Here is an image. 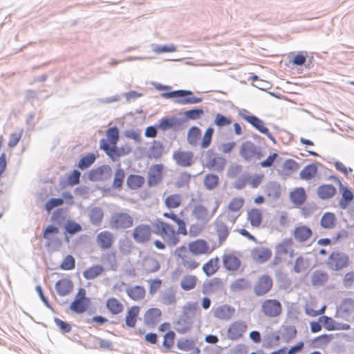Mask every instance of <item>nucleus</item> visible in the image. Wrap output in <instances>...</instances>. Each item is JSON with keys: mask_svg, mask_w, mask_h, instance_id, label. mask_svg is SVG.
I'll return each mask as SVG.
<instances>
[{"mask_svg": "<svg viewBox=\"0 0 354 354\" xmlns=\"http://www.w3.org/2000/svg\"><path fill=\"white\" fill-rule=\"evenodd\" d=\"M208 248L209 246L207 242L203 239H198L189 244V251L195 255L206 253Z\"/></svg>", "mask_w": 354, "mask_h": 354, "instance_id": "28", "label": "nucleus"}, {"mask_svg": "<svg viewBox=\"0 0 354 354\" xmlns=\"http://www.w3.org/2000/svg\"><path fill=\"white\" fill-rule=\"evenodd\" d=\"M59 232V228L54 225H48L43 232V238L46 240L48 241V244L50 243H53L54 241L59 242V244H61V241L58 238L52 239L50 237V234H57Z\"/></svg>", "mask_w": 354, "mask_h": 354, "instance_id": "51", "label": "nucleus"}, {"mask_svg": "<svg viewBox=\"0 0 354 354\" xmlns=\"http://www.w3.org/2000/svg\"><path fill=\"white\" fill-rule=\"evenodd\" d=\"M317 166L315 163L306 165L299 173V177L304 180H310L317 173Z\"/></svg>", "mask_w": 354, "mask_h": 354, "instance_id": "41", "label": "nucleus"}, {"mask_svg": "<svg viewBox=\"0 0 354 354\" xmlns=\"http://www.w3.org/2000/svg\"><path fill=\"white\" fill-rule=\"evenodd\" d=\"M162 303L166 306L174 304L176 301V294L172 290H167L161 298Z\"/></svg>", "mask_w": 354, "mask_h": 354, "instance_id": "63", "label": "nucleus"}, {"mask_svg": "<svg viewBox=\"0 0 354 354\" xmlns=\"http://www.w3.org/2000/svg\"><path fill=\"white\" fill-rule=\"evenodd\" d=\"M154 171L150 173L148 176V185L150 187L157 185L162 179V165H153Z\"/></svg>", "mask_w": 354, "mask_h": 354, "instance_id": "34", "label": "nucleus"}, {"mask_svg": "<svg viewBox=\"0 0 354 354\" xmlns=\"http://www.w3.org/2000/svg\"><path fill=\"white\" fill-rule=\"evenodd\" d=\"M194 153L191 151H176L173 153V159L180 167H190L193 163Z\"/></svg>", "mask_w": 354, "mask_h": 354, "instance_id": "16", "label": "nucleus"}, {"mask_svg": "<svg viewBox=\"0 0 354 354\" xmlns=\"http://www.w3.org/2000/svg\"><path fill=\"white\" fill-rule=\"evenodd\" d=\"M193 94L192 91L189 90H176L170 92H166L161 94L163 98L169 99L175 97L174 102L178 104H197L203 101L201 97H189Z\"/></svg>", "mask_w": 354, "mask_h": 354, "instance_id": "1", "label": "nucleus"}, {"mask_svg": "<svg viewBox=\"0 0 354 354\" xmlns=\"http://www.w3.org/2000/svg\"><path fill=\"white\" fill-rule=\"evenodd\" d=\"M151 236V227L149 225L140 224L133 229L132 237L138 243H147L150 241Z\"/></svg>", "mask_w": 354, "mask_h": 354, "instance_id": "7", "label": "nucleus"}, {"mask_svg": "<svg viewBox=\"0 0 354 354\" xmlns=\"http://www.w3.org/2000/svg\"><path fill=\"white\" fill-rule=\"evenodd\" d=\"M235 308L230 305L223 304L214 310V317L225 321H229L235 313Z\"/></svg>", "mask_w": 354, "mask_h": 354, "instance_id": "18", "label": "nucleus"}, {"mask_svg": "<svg viewBox=\"0 0 354 354\" xmlns=\"http://www.w3.org/2000/svg\"><path fill=\"white\" fill-rule=\"evenodd\" d=\"M178 234L176 232L172 226H171L169 229H168V231H167L166 234H165V237H166V241L169 245L174 246L177 245L180 240Z\"/></svg>", "mask_w": 354, "mask_h": 354, "instance_id": "58", "label": "nucleus"}, {"mask_svg": "<svg viewBox=\"0 0 354 354\" xmlns=\"http://www.w3.org/2000/svg\"><path fill=\"white\" fill-rule=\"evenodd\" d=\"M184 120L183 118H178L175 116L171 118H162L158 124L159 129L162 131H166L169 129H173L178 131L182 129Z\"/></svg>", "mask_w": 354, "mask_h": 354, "instance_id": "15", "label": "nucleus"}, {"mask_svg": "<svg viewBox=\"0 0 354 354\" xmlns=\"http://www.w3.org/2000/svg\"><path fill=\"white\" fill-rule=\"evenodd\" d=\"M223 288L221 279L214 277L204 281L202 287V292L205 295H209L216 292Z\"/></svg>", "mask_w": 354, "mask_h": 354, "instance_id": "19", "label": "nucleus"}, {"mask_svg": "<svg viewBox=\"0 0 354 354\" xmlns=\"http://www.w3.org/2000/svg\"><path fill=\"white\" fill-rule=\"evenodd\" d=\"M264 192L272 200H277L281 194V185L277 181H270L266 185Z\"/></svg>", "mask_w": 354, "mask_h": 354, "instance_id": "24", "label": "nucleus"}, {"mask_svg": "<svg viewBox=\"0 0 354 354\" xmlns=\"http://www.w3.org/2000/svg\"><path fill=\"white\" fill-rule=\"evenodd\" d=\"M204 111L202 109H192L184 112V122L186 120H195L201 118L203 115Z\"/></svg>", "mask_w": 354, "mask_h": 354, "instance_id": "56", "label": "nucleus"}, {"mask_svg": "<svg viewBox=\"0 0 354 354\" xmlns=\"http://www.w3.org/2000/svg\"><path fill=\"white\" fill-rule=\"evenodd\" d=\"M151 226L153 228V230H151V232L165 238V234H166L167 231H168V229H169L171 225L163 222L159 218H157L153 223H152Z\"/></svg>", "mask_w": 354, "mask_h": 354, "instance_id": "39", "label": "nucleus"}, {"mask_svg": "<svg viewBox=\"0 0 354 354\" xmlns=\"http://www.w3.org/2000/svg\"><path fill=\"white\" fill-rule=\"evenodd\" d=\"M252 287L251 282L245 278H238L232 281L230 284V290L233 292H237L242 290L250 289Z\"/></svg>", "mask_w": 354, "mask_h": 354, "instance_id": "30", "label": "nucleus"}, {"mask_svg": "<svg viewBox=\"0 0 354 354\" xmlns=\"http://www.w3.org/2000/svg\"><path fill=\"white\" fill-rule=\"evenodd\" d=\"M262 312L270 317H275L281 313V304L277 299H266L261 306Z\"/></svg>", "mask_w": 354, "mask_h": 354, "instance_id": "10", "label": "nucleus"}, {"mask_svg": "<svg viewBox=\"0 0 354 354\" xmlns=\"http://www.w3.org/2000/svg\"><path fill=\"white\" fill-rule=\"evenodd\" d=\"M272 256V251L268 248H261L254 249L252 252L253 259L260 263L268 261Z\"/></svg>", "mask_w": 354, "mask_h": 354, "instance_id": "26", "label": "nucleus"}, {"mask_svg": "<svg viewBox=\"0 0 354 354\" xmlns=\"http://www.w3.org/2000/svg\"><path fill=\"white\" fill-rule=\"evenodd\" d=\"M111 176V167L107 165H102L90 170L88 174V179L92 182L106 181Z\"/></svg>", "mask_w": 354, "mask_h": 354, "instance_id": "4", "label": "nucleus"}, {"mask_svg": "<svg viewBox=\"0 0 354 354\" xmlns=\"http://www.w3.org/2000/svg\"><path fill=\"white\" fill-rule=\"evenodd\" d=\"M163 145L160 141L154 140L153 145L149 148V157L159 158L162 154Z\"/></svg>", "mask_w": 354, "mask_h": 354, "instance_id": "57", "label": "nucleus"}, {"mask_svg": "<svg viewBox=\"0 0 354 354\" xmlns=\"http://www.w3.org/2000/svg\"><path fill=\"white\" fill-rule=\"evenodd\" d=\"M299 169V164L292 159L286 160L283 165V171L286 175H290Z\"/></svg>", "mask_w": 354, "mask_h": 354, "instance_id": "54", "label": "nucleus"}, {"mask_svg": "<svg viewBox=\"0 0 354 354\" xmlns=\"http://www.w3.org/2000/svg\"><path fill=\"white\" fill-rule=\"evenodd\" d=\"M197 278L194 275H185L180 281V287L185 291H189L195 288L196 285Z\"/></svg>", "mask_w": 354, "mask_h": 354, "instance_id": "49", "label": "nucleus"}, {"mask_svg": "<svg viewBox=\"0 0 354 354\" xmlns=\"http://www.w3.org/2000/svg\"><path fill=\"white\" fill-rule=\"evenodd\" d=\"M246 329L247 325L244 321H235L228 328L227 337L231 340H236L242 337Z\"/></svg>", "mask_w": 354, "mask_h": 354, "instance_id": "14", "label": "nucleus"}, {"mask_svg": "<svg viewBox=\"0 0 354 354\" xmlns=\"http://www.w3.org/2000/svg\"><path fill=\"white\" fill-rule=\"evenodd\" d=\"M124 178V171L122 168L117 169L113 182V187L115 189H120L122 186Z\"/></svg>", "mask_w": 354, "mask_h": 354, "instance_id": "59", "label": "nucleus"}, {"mask_svg": "<svg viewBox=\"0 0 354 354\" xmlns=\"http://www.w3.org/2000/svg\"><path fill=\"white\" fill-rule=\"evenodd\" d=\"M290 198L291 201L295 205H299L303 204L306 198L304 189L302 187L297 188L290 193Z\"/></svg>", "mask_w": 354, "mask_h": 354, "instance_id": "42", "label": "nucleus"}, {"mask_svg": "<svg viewBox=\"0 0 354 354\" xmlns=\"http://www.w3.org/2000/svg\"><path fill=\"white\" fill-rule=\"evenodd\" d=\"M90 303L91 301L74 299L70 305V309L77 314H82L87 310Z\"/></svg>", "mask_w": 354, "mask_h": 354, "instance_id": "45", "label": "nucleus"}, {"mask_svg": "<svg viewBox=\"0 0 354 354\" xmlns=\"http://www.w3.org/2000/svg\"><path fill=\"white\" fill-rule=\"evenodd\" d=\"M133 219L125 212H115L111 216L110 225L114 229H127L133 226Z\"/></svg>", "mask_w": 354, "mask_h": 354, "instance_id": "3", "label": "nucleus"}, {"mask_svg": "<svg viewBox=\"0 0 354 354\" xmlns=\"http://www.w3.org/2000/svg\"><path fill=\"white\" fill-rule=\"evenodd\" d=\"M192 215L202 224H207L211 218L207 209L203 205H196L192 210Z\"/></svg>", "mask_w": 354, "mask_h": 354, "instance_id": "22", "label": "nucleus"}, {"mask_svg": "<svg viewBox=\"0 0 354 354\" xmlns=\"http://www.w3.org/2000/svg\"><path fill=\"white\" fill-rule=\"evenodd\" d=\"M219 183V178L216 174H207L203 180V183L207 190L214 189Z\"/></svg>", "mask_w": 354, "mask_h": 354, "instance_id": "52", "label": "nucleus"}, {"mask_svg": "<svg viewBox=\"0 0 354 354\" xmlns=\"http://www.w3.org/2000/svg\"><path fill=\"white\" fill-rule=\"evenodd\" d=\"M106 308L112 315H118L124 310L122 304L115 297H111L106 300Z\"/></svg>", "mask_w": 354, "mask_h": 354, "instance_id": "38", "label": "nucleus"}, {"mask_svg": "<svg viewBox=\"0 0 354 354\" xmlns=\"http://www.w3.org/2000/svg\"><path fill=\"white\" fill-rule=\"evenodd\" d=\"M218 262V258L215 257L209 259L203 265V270L207 277L214 274L218 270L219 266Z\"/></svg>", "mask_w": 354, "mask_h": 354, "instance_id": "43", "label": "nucleus"}, {"mask_svg": "<svg viewBox=\"0 0 354 354\" xmlns=\"http://www.w3.org/2000/svg\"><path fill=\"white\" fill-rule=\"evenodd\" d=\"M248 219L253 227H258L262 221V214L258 209H252L248 212Z\"/></svg>", "mask_w": 354, "mask_h": 354, "instance_id": "53", "label": "nucleus"}, {"mask_svg": "<svg viewBox=\"0 0 354 354\" xmlns=\"http://www.w3.org/2000/svg\"><path fill=\"white\" fill-rule=\"evenodd\" d=\"M293 235L297 241L303 243L313 235V231L306 225H301L295 229Z\"/></svg>", "mask_w": 354, "mask_h": 354, "instance_id": "25", "label": "nucleus"}, {"mask_svg": "<svg viewBox=\"0 0 354 354\" xmlns=\"http://www.w3.org/2000/svg\"><path fill=\"white\" fill-rule=\"evenodd\" d=\"M240 155L247 161L252 160H259L263 157L261 147L255 145L251 141H246L241 144Z\"/></svg>", "mask_w": 354, "mask_h": 354, "instance_id": "2", "label": "nucleus"}, {"mask_svg": "<svg viewBox=\"0 0 354 354\" xmlns=\"http://www.w3.org/2000/svg\"><path fill=\"white\" fill-rule=\"evenodd\" d=\"M55 288L59 296L64 297L71 292L73 288V283L71 279L62 278L56 282Z\"/></svg>", "mask_w": 354, "mask_h": 354, "instance_id": "21", "label": "nucleus"}, {"mask_svg": "<svg viewBox=\"0 0 354 354\" xmlns=\"http://www.w3.org/2000/svg\"><path fill=\"white\" fill-rule=\"evenodd\" d=\"M103 271L104 268L102 266L94 265L84 271L83 277L86 279H93L94 278L100 275Z\"/></svg>", "mask_w": 354, "mask_h": 354, "instance_id": "47", "label": "nucleus"}, {"mask_svg": "<svg viewBox=\"0 0 354 354\" xmlns=\"http://www.w3.org/2000/svg\"><path fill=\"white\" fill-rule=\"evenodd\" d=\"M191 180V175L187 172H182L178 176L176 182V186L178 188L187 187L189 184Z\"/></svg>", "mask_w": 354, "mask_h": 354, "instance_id": "64", "label": "nucleus"}, {"mask_svg": "<svg viewBox=\"0 0 354 354\" xmlns=\"http://www.w3.org/2000/svg\"><path fill=\"white\" fill-rule=\"evenodd\" d=\"M145 183V178L140 175L130 174L127 179V185L131 189L140 187Z\"/></svg>", "mask_w": 354, "mask_h": 354, "instance_id": "46", "label": "nucleus"}, {"mask_svg": "<svg viewBox=\"0 0 354 354\" xmlns=\"http://www.w3.org/2000/svg\"><path fill=\"white\" fill-rule=\"evenodd\" d=\"M245 120L250 123L254 128L258 130L260 133L267 136V137L274 143H277V140L272 134L270 132L269 129L265 127L264 122L257 117L256 115L244 117Z\"/></svg>", "mask_w": 354, "mask_h": 354, "instance_id": "12", "label": "nucleus"}, {"mask_svg": "<svg viewBox=\"0 0 354 354\" xmlns=\"http://www.w3.org/2000/svg\"><path fill=\"white\" fill-rule=\"evenodd\" d=\"M91 223L94 226H100L103 221L104 212L100 207L91 208L88 212Z\"/></svg>", "mask_w": 354, "mask_h": 354, "instance_id": "32", "label": "nucleus"}, {"mask_svg": "<svg viewBox=\"0 0 354 354\" xmlns=\"http://www.w3.org/2000/svg\"><path fill=\"white\" fill-rule=\"evenodd\" d=\"M273 281L268 274H263L259 277L253 290L256 296L261 297L267 294L272 288Z\"/></svg>", "mask_w": 354, "mask_h": 354, "instance_id": "6", "label": "nucleus"}, {"mask_svg": "<svg viewBox=\"0 0 354 354\" xmlns=\"http://www.w3.org/2000/svg\"><path fill=\"white\" fill-rule=\"evenodd\" d=\"M97 243L103 249L111 248L113 243V235L108 231L101 232L97 236Z\"/></svg>", "mask_w": 354, "mask_h": 354, "instance_id": "35", "label": "nucleus"}, {"mask_svg": "<svg viewBox=\"0 0 354 354\" xmlns=\"http://www.w3.org/2000/svg\"><path fill=\"white\" fill-rule=\"evenodd\" d=\"M335 220L336 218L333 213L326 212L321 218L320 225L325 229H331L335 226Z\"/></svg>", "mask_w": 354, "mask_h": 354, "instance_id": "50", "label": "nucleus"}, {"mask_svg": "<svg viewBox=\"0 0 354 354\" xmlns=\"http://www.w3.org/2000/svg\"><path fill=\"white\" fill-rule=\"evenodd\" d=\"M97 156L93 153H88L82 157L77 164V167L81 170H84L91 167L95 161Z\"/></svg>", "mask_w": 354, "mask_h": 354, "instance_id": "48", "label": "nucleus"}, {"mask_svg": "<svg viewBox=\"0 0 354 354\" xmlns=\"http://www.w3.org/2000/svg\"><path fill=\"white\" fill-rule=\"evenodd\" d=\"M319 321L322 322L324 327L327 330L330 331L336 330L337 323L333 318L323 315L319 318Z\"/></svg>", "mask_w": 354, "mask_h": 354, "instance_id": "60", "label": "nucleus"}, {"mask_svg": "<svg viewBox=\"0 0 354 354\" xmlns=\"http://www.w3.org/2000/svg\"><path fill=\"white\" fill-rule=\"evenodd\" d=\"M139 313L140 307L138 306H133L128 310L125 317V323L128 327H135Z\"/></svg>", "mask_w": 354, "mask_h": 354, "instance_id": "37", "label": "nucleus"}, {"mask_svg": "<svg viewBox=\"0 0 354 354\" xmlns=\"http://www.w3.org/2000/svg\"><path fill=\"white\" fill-rule=\"evenodd\" d=\"M348 263L349 257L343 252H333L328 258V266L335 271L346 268Z\"/></svg>", "mask_w": 354, "mask_h": 354, "instance_id": "5", "label": "nucleus"}, {"mask_svg": "<svg viewBox=\"0 0 354 354\" xmlns=\"http://www.w3.org/2000/svg\"><path fill=\"white\" fill-rule=\"evenodd\" d=\"M330 178L333 179L339 185L342 198L339 201V205L341 209H346L349 203L353 200L354 195L352 191L348 187L344 186L337 176H331Z\"/></svg>", "mask_w": 354, "mask_h": 354, "instance_id": "9", "label": "nucleus"}, {"mask_svg": "<svg viewBox=\"0 0 354 354\" xmlns=\"http://www.w3.org/2000/svg\"><path fill=\"white\" fill-rule=\"evenodd\" d=\"M245 120L250 123L254 128L258 130L260 133L267 136V137L274 143H277V140L272 134L270 132L269 129L265 127L264 122L257 117L256 115L244 117Z\"/></svg>", "mask_w": 354, "mask_h": 354, "instance_id": "13", "label": "nucleus"}, {"mask_svg": "<svg viewBox=\"0 0 354 354\" xmlns=\"http://www.w3.org/2000/svg\"><path fill=\"white\" fill-rule=\"evenodd\" d=\"M339 309L342 312L349 315L354 310V300L352 298L344 299L339 306Z\"/></svg>", "mask_w": 354, "mask_h": 354, "instance_id": "55", "label": "nucleus"}, {"mask_svg": "<svg viewBox=\"0 0 354 354\" xmlns=\"http://www.w3.org/2000/svg\"><path fill=\"white\" fill-rule=\"evenodd\" d=\"M192 318L186 311H183L178 319L174 322V329L182 335L188 333L192 329Z\"/></svg>", "mask_w": 354, "mask_h": 354, "instance_id": "8", "label": "nucleus"}, {"mask_svg": "<svg viewBox=\"0 0 354 354\" xmlns=\"http://www.w3.org/2000/svg\"><path fill=\"white\" fill-rule=\"evenodd\" d=\"M223 263L226 270L235 271L240 267L241 261L232 254H227L223 257Z\"/></svg>", "mask_w": 354, "mask_h": 354, "instance_id": "33", "label": "nucleus"}, {"mask_svg": "<svg viewBox=\"0 0 354 354\" xmlns=\"http://www.w3.org/2000/svg\"><path fill=\"white\" fill-rule=\"evenodd\" d=\"M202 164L203 167L207 168L210 171H214L218 173H221L225 169L226 160L225 158L221 156H218V155H216L209 161L205 162V163L202 162Z\"/></svg>", "mask_w": 354, "mask_h": 354, "instance_id": "20", "label": "nucleus"}, {"mask_svg": "<svg viewBox=\"0 0 354 354\" xmlns=\"http://www.w3.org/2000/svg\"><path fill=\"white\" fill-rule=\"evenodd\" d=\"M106 137L111 145H116L119 140V130L117 127H112L106 131Z\"/></svg>", "mask_w": 354, "mask_h": 354, "instance_id": "61", "label": "nucleus"}, {"mask_svg": "<svg viewBox=\"0 0 354 354\" xmlns=\"http://www.w3.org/2000/svg\"><path fill=\"white\" fill-rule=\"evenodd\" d=\"M201 137V131L198 127L193 126L189 129L187 139L191 146L196 147L198 144Z\"/></svg>", "mask_w": 354, "mask_h": 354, "instance_id": "40", "label": "nucleus"}, {"mask_svg": "<svg viewBox=\"0 0 354 354\" xmlns=\"http://www.w3.org/2000/svg\"><path fill=\"white\" fill-rule=\"evenodd\" d=\"M126 292L127 295L133 301H139L142 299L146 294L145 289L141 286H135L127 288Z\"/></svg>", "mask_w": 354, "mask_h": 354, "instance_id": "36", "label": "nucleus"}, {"mask_svg": "<svg viewBox=\"0 0 354 354\" xmlns=\"http://www.w3.org/2000/svg\"><path fill=\"white\" fill-rule=\"evenodd\" d=\"M214 225L215 231L218 236V241L221 244L227 239L229 235L230 232L228 227L220 217H218L214 221Z\"/></svg>", "mask_w": 354, "mask_h": 354, "instance_id": "23", "label": "nucleus"}, {"mask_svg": "<svg viewBox=\"0 0 354 354\" xmlns=\"http://www.w3.org/2000/svg\"><path fill=\"white\" fill-rule=\"evenodd\" d=\"M176 347L188 354H200L201 349L196 346V341L194 338L181 337L178 339Z\"/></svg>", "mask_w": 354, "mask_h": 354, "instance_id": "11", "label": "nucleus"}, {"mask_svg": "<svg viewBox=\"0 0 354 354\" xmlns=\"http://www.w3.org/2000/svg\"><path fill=\"white\" fill-rule=\"evenodd\" d=\"M328 279L326 272L316 270L312 275L311 282L313 286H323Z\"/></svg>", "mask_w": 354, "mask_h": 354, "instance_id": "44", "label": "nucleus"}, {"mask_svg": "<svg viewBox=\"0 0 354 354\" xmlns=\"http://www.w3.org/2000/svg\"><path fill=\"white\" fill-rule=\"evenodd\" d=\"M284 342L288 343L293 339L297 333V328L295 326H282L279 331H277Z\"/></svg>", "mask_w": 354, "mask_h": 354, "instance_id": "27", "label": "nucleus"}, {"mask_svg": "<svg viewBox=\"0 0 354 354\" xmlns=\"http://www.w3.org/2000/svg\"><path fill=\"white\" fill-rule=\"evenodd\" d=\"M280 344V335L278 332H271L263 336V347L265 348H272L279 346Z\"/></svg>", "mask_w": 354, "mask_h": 354, "instance_id": "29", "label": "nucleus"}, {"mask_svg": "<svg viewBox=\"0 0 354 354\" xmlns=\"http://www.w3.org/2000/svg\"><path fill=\"white\" fill-rule=\"evenodd\" d=\"M292 244L291 239H283L279 244L276 246V255H281L288 253V248Z\"/></svg>", "mask_w": 354, "mask_h": 354, "instance_id": "62", "label": "nucleus"}, {"mask_svg": "<svg viewBox=\"0 0 354 354\" xmlns=\"http://www.w3.org/2000/svg\"><path fill=\"white\" fill-rule=\"evenodd\" d=\"M336 192V188L330 184L322 185L317 188L318 196L323 200L333 197Z\"/></svg>", "mask_w": 354, "mask_h": 354, "instance_id": "31", "label": "nucleus"}, {"mask_svg": "<svg viewBox=\"0 0 354 354\" xmlns=\"http://www.w3.org/2000/svg\"><path fill=\"white\" fill-rule=\"evenodd\" d=\"M162 312L158 308H149L144 315V323L149 327H154L160 320Z\"/></svg>", "mask_w": 354, "mask_h": 354, "instance_id": "17", "label": "nucleus"}]
</instances>
